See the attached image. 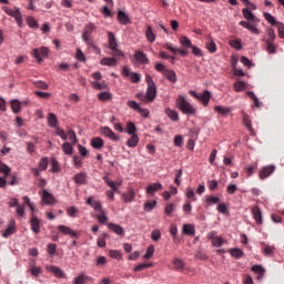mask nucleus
<instances>
[{
    "label": "nucleus",
    "mask_w": 284,
    "mask_h": 284,
    "mask_svg": "<svg viewBox=\"0 0 284 284\" xmlns=\"http://www.w3.org/2000/svg\"><path fill=\"white\" fill-rule=\"evenodd\" d=\"M94 30H97V26H94V23L89 22L85 24L82 33V40L84 43H87V45H89V48L95 50L97 54H101V49L97 47L94 40L92 39V32H94Z\"/></svg>",
    "instance_id": "1"
},
{
    "label": "nucleus",
    "mask_w": 284,
    "mask_h": 284,
    "mask_svg": "<svg viewBox=\"0 0 284 284\" xmlns=\"http://www.w3.org/2000/svg\"><path fill=\"white\" fill-rule=\"evenodd\" d=\"M175 108H178V110H180L182 114H196V108L187 102V99H185L184 95H178V99L175 101Z\"/></svg>",
    "instance_id": "2"
},
{
    "label": "nucleus",
    "mask_w": 284,
    "mask_h": 284,
    "mask_svg": "<svg viewBox=\"0 0 284 284\" xmlns=\"http://www.w3.org/2000/svg\"><path fill=\"white\" fill-rule=\"evenodd\" d=\"M145 81L148 85L145 95H146L148 102L152 103L154 99H156V84L154 83V80L150 74H146Z\"/></svg>",
    "instance_id": "3"
},
{
    "label": "nucleus",
    "mask_w": 284,
    "mask_h": 284,
    "mask_svg": "<svg viewBox=\"0 0 284 284\" xmlns=\"http://www.w3.org/2000/svg\"><path fill=\"white\" fill-rule=\"evenodd\" d=\"M10 172H12V170L0 162V187L3 189L6 187V185H8V176H10Z\"/></svg>",
    "instance_id": "4"
},
{
    "label": "nucleus",
    "mask_w": 284,
    "mask_h": 284,
    "mask_svg": "<svg viewBox=\"0 0 284 284\" xmlns=\"http://www.w3.org/2000/svg\"><path fill=\"white\" fill-rule=\"evenodd\" d=\"M189 94H191L193 99H197V101H202L203 105L205 106L210 104V99H212V93L207 90L203 91L201 95H199L196 91H189Z\"/></svg>",
    "instance_id": "5"
},
{
    "label": "nucleus",
    "mask_w": 284,
    "mask_h": 284,
    "mask_svg": "<svg viewBox=\"0 0 284 284\" xmlns=\"http://www.w3.org/2000/svg\"><path fill=\"white\" fill-rule=\"evenodd\" d=\"M3 12H6V14H9V17H13L18 26H21V23H23V17L21 16V11L19 10V8H16V10H12L8 7H3Z\"/></svg>",
    "instance_id": "6"
},
{
    "label": "nucleus",
    "mask_w": 284,
    "mask_h": 284,
    "mask_svg": "<svg viewBox=\"0 0 284 284\" xmlns=\"http://www.w3.org/2000/svg\"><path fill=\"white\" fill-rule=\"evenodd\" d=\"M49 54H50V49L45 47H42L40 49H33L32 51V57H34V59H37L39 63L43 61L41 57H43L44 59H48Z\"/></svg>",
    "instance_id": "7"
},
{
    "label": "nucleus",
    "mask_w": 284,
    "mask_h": 284,
    "mask_svg": "<svg viewBox=\"0 0 284 284\" xmlns=\"http://www.w3.org/2000/svg\"><path fill=\"white\" fill-rule=\"evenodd\" d=\"M207 239L212 241L213 247H223V243H225V241H223V237L217 235L216 231H211L210 233H207Z\"/></svg>",
    "instance_id": "8"
},
{
    "label": "nucleus",
    "mask_w": 284,
    "mask_h": 284,
    "mask_svg": "<svg viewBox=\"0 0 284 284\" xmlns=\"http://www.w3.org/2000/svg\"><path fill=\"white\" fill-rule=\"evenodd\" d=\"M17 233V222L14 220H10L7 229L4 231H1V236L3 239H9V236H12V234Z\"/></svg>",
    "instance_id": "9"
},
{
    "label": "nucleus",
    "mask_w": 284,
    "mask_h": 284,
    "mask_svg": "<svg viewBox=\"0 0 284 284\" xmlns=\"http://www.w3.org/2000/svg\"><path fill=\"white\" fill-rule=\"evenodd\" d=\"M275 171H276V166L274 165L263 166L260 171L261 181H265V179H270V176H272V174H274Z\"/></svg>",
    "instance_id": "10"
},
{
    "label": "nucleus",
    "mask_w": 284,
    "mask_h": 284,
    "mask_svg": "<svg viewBox=\"0 0 284 284\" xmlns=\"http://www.w3.org/2000/svg\"><path fill=\"white\" fill-rule=\"evenodd\" d=\"M100 132H101V134H103L104 136L110 139L111 141L116 142L120 140L119 135H116V133H114V131H112V129H110V126H102Z\"/></svg>",
    "instance_id": "11"
},
{
    "label": "nucleus",
    "mask_w": 284,
    "mask_h": 284,
    "mask_svg": "<svg viewBox=\"0 0 284 284\" xmlns=\"http://www.w3.org/2000/svg\"><path fill=\"white\" fill-rule=\"evenodd\" d=\"M58 230H59V232H61V234H64V236H71V239L79 237V233H77L74 230L70 229V226L59 225Z\"/></svg>",
    "instance_id": "12"
},
{
    "label": "nucleus",
    "mask_w": 284,
    "mask_h": 284,
    "mask_svg": "<svg viewBox=\"0 0 284 284\" xmlns=\"http://www.w3.org/2000/svg\"><path fill=\"white\" fill-rule=\"evenodd\" d=\"M30 224H31V230L33 234H39V232H41V221H39V219L34 216V214H32Z\"/></svg>",
    "instance_id": "13"
},
{
    "label": "nucleus",
    "mask_w": 284,
    "mask_h": 284,
    "mask_svg": "<svg viewBox=\"0 0 284 284\" xmlns=\"http://www.w3.org/2000/svg\"><path fill=\"white\" fill-rule=\"evenodd\" d=\"M108 227L109 230H111V232H114V234H118V236H125V230H123L121 225L109 223Z\"/></svg>",
    "instance_id": "14"
},
{
    "label": "nucleus",
    "mask_w": 284,
    "mask_h": 284,
    "mask_svg": "<svg viewBox=\"0 0 284 284\" xmlns=\"http://www.w3.org/2000/svg\"><path fill=\"white\" fill-rule=\"evenodd\" d=\"M160 190H163V184L161 183H152L146 187V194L150 196H154L155 192H159Z\"/></svg>",
    "instance_id": "15"
},
{
    "label": "nucleus",
    "mask_w": 284,
    "mask_h": 284,
    "mask_svg": "<svg viewBox=\"0 0 284 284\" xmlns=\"http://www.w3.org/2000/svg\"><path fill=\"white\" fill-rule=\"evenodd\" d=\"M252 214L257 225H263V213H261V209L258 206L252 209Z\"/></svg>",
    "instance_id": "16"
},
{
    "label": "nucleus",
    "mask_w": 284,
    "mask_h": 284,
    "mask_svg": "<svg viewBox=\"0 0 284 284\" xmlns=\"http://www.w3.org/2000/svg\"><path fill=\"white\" fill-rule=\"evenodd\" d=\"M239 24L242 26V28L250 30V32H253V34H261V30L247 21H240Z\"/></svg>",
    "instance_id": "17"
},
{
    "label": "nucleus",
    "mask_w": 284,
    "mask_h": 284,
    "mask_svg": "<svg viewBox=\"0 0 284 284\" xmlns=\"http://www.w3.org/2000/svg\"><path fill=\"white\" fill-rule=\"evenodd\" d=\"M134 59L143 65H148V63H150V59H148V55H145V53H143L142 51H136L134 54Z\"/></svg>",
    "instance_id": "18"
},
{
    "label": "nucleus",
    "mask_w": 284,
    "mask_h": 284,
    "mask_svg": "<svg viewBox=\"0 0 284 284\" xmlns=\"http://www.w3.org/2000/svg\"><path fill=\"white\" fill-rule=\"evenodd\" d=\"M108 39L110 50H115L116 48H119V42L116 41V37H114V33L112 31L108 32Z\"/></svg>",
    "instance_id": "19"
},
{
    "label": "nucleus",
    "mask_w": 284,
    "mask_h": 284,
    "mask_svg": "<svg viewBox=\"0 0 284 284\" xmlns=\"http://www.w3.org/2000/svg\"><path fill=\"white\" fill-rule=\"evenodd\" d=\"M164 114H166V116H169V119L171 121H174V122H179L180 121V118H179V112L170 109V108H166L164 110Z\"/></svg>",
    "instance_id": "20"
},
{
    "label": "nucleus",
    "mask_w": 284,
    "mask_h": 284,
    "mask_svg": "<svg viewBox=\"0 0 284 284\" xmlns=\"http://www.w3.org/2000/svg\"><path fill=\"white\" fill-rule=\"evenodd\" d=\"M87 204L90 205L91 207H93V210H95V212L103 211V206L101 205V202H99L97 200H92V197L88 199Z\"/></svg>",
    "instance_id": "21"
},
{
    "label": "nucleus",
    "mask_w": 284,
    "mask_h": 284,
    "mask_svg": "<svg viewBox=\"0 0 284 284\" xmlns=\"http://www.w3.org/2000/svg\"><path fill=\"white\" fill-rule=\"evenodd\" d=\"M48 271L51 272V274H54L58 278H65V273L58 266H49Z\"/></svg>",
    "instance_id": "22"
},
{
    "label": "nucleus",
    "mask_w": 284,
    "mask_h": 284,
    "mask_svg": "<svg viewBox=\"0 0 284 284\" xmlns=\"http://www.w3.org/2000/svg\"><path fill=\"white\" fill-rule=\"evenodd\" d=\"M266 32V37L264 38L265 43H274L276 40V33L274 32V29L268 28Z\"/></svg>",
    "instance_id": "23"
},
{
    "label": "nucleus",
    "mask_w": 284,
    "mask_h": 284,
    "mask_svg": "<svg viewBox=\"0 0 284 284\" xmlns=\"http://www.w3.org/2000/svg\"><path fill=\"white\" fill-rule=\"evenodd\" d=\"M205 48H206V50H209V52H211V54H214V52H216V50H217L216 42H214L212 37L207 38V41L205 43Z\"/></svg>",
    "instance_id": "24"
},
{
    "label": "nucleus",
    "mask_w": 284,
    "mask_h": 284,
    "mask_svg": "<svg viewBox=\"0 0 284 284\" xmlns=\"http://www.w3.org/2000/svg\"><path fill=\"white\" fill-rule=\"evenodd\" d=\"M91 145L94 150H101L103 145H105V142L101 138H93L91 140Z\"/></svg>",
    "instance_id": "25"
},
{
    "label": "nucleus",
    "mask_w": 284,
    "mask_h": 284,
    "mask_svg": "<svg viewBox=\"0 0 284 284\" xmlns=\"http://www.w3.org/2000/svg\"><path fill=\"white\" fill-rule=\"evenodd\" d=\"M118 21L121 26H128V23H130V17H128L125 12L120 11L118 12Z\"/></svg>",
    "instance_id": "26"
},
{
    "label": "nucleus",
    "mask_w": 284,
    "mask_h": 284,
    "mask_svg": "<svg viewBox=\"0 0 284 284\" xmlns=\"http://www.w3.org/2000/svg\"><path fill=\"white\" fill-rule=\"evenodd\" d=\"M42 201L47 205H52V203H54V196L52 194H50V192L43 191Z\"/></svg>",
    "instance_id": "27"
},
{
    "label": "nucleus",
    "mask_w": 284,
    "mask_h": 284,
    "mask_svg": "<svg viewBox=\"0 0 284 284\" xmlns=\"http://www.w3.org/2000/svg\"><path fill=\"white\" fill-rule=\"evenodd\" d=\"M103 181L104 183H106V185H109V187H111V192H113V194H116V192H119V186H116V183L110 180V178L103 176Z\"/></svg>",
    "instance_id": "28"
},
{
    "label": "nucleus",
    "mask_w": 284,
    "mask_h": 284,
    "mask_svg": "<svg viewBox=\"0 0 284 284\" xmlns=\"http://www.w3.org/2000/svg\"><path fill=\"white\" fill-rule=\"evenodd\" d=\"M183 234H186V236H194V234H196V230H194V225L184 224L183 225Z\"/></svg>",
    "instance_id": "29"
},
{
    "label": "nucleus",
    "mask_w": 284,
    "mask_h": 284,
    "mask_svg": "<svg viewBox=\"0 0 284 284\" xmlns=\"http://www.w3.org/2000/svg\"><path fill=\"white\" fill-rule=\"evenodd\" d=\"M126 145L129 148H136L139 145V135L138 134L131 135L126 141Z\"/></svg>",
    "instance_id": "30"
},
{
    "label": "nucleus",
    "mask_w": 284,
    "mask_h": 284,
    "mask_svg": "<svg viewBox=\"0 0 284 284\" xmlns=\"http://www.w3.org/2000/svg\"><path fill=\"white\" fill-rule=\"evenodd\" d=\"M134 190H130L128 193L122 194L124 203H132L135 199Z\"/></svg>",
    "instance_id": "31"
},
{
    "label": "nucleus",
    "mask_w": 284,
    "mask_h": 284,
    "mask_svg": "<svg viewBox=\"0 0 284 284\" xmlns=\"http://www.w3.org/2000/svg\"><path fill=\"white\" fill-rule=\"evenodd\" d=\"M214 112H216L217 114H221L222 116H225V114H230V112H232V109L221 106V105H215Z\"/></svg>",
    "instance_id": "32"
},
{
    "label": "nucleus",
    "mask_w": 284,
    "mask_h": 284,
    "mask_svg": "<svg viewBox=\"0 0 284 284\" xmlns=\"http://www.w3.org/2000/svg\"><path fill=\"white\" fill-rule=\"evenodd\" d=\"M164 77H166V79L171 81V83H176L178 81L176 72H174V70L164 71Z\"/></svg>",
    "instance_id": "33"
},
{
    "label": "nucleus",
    "mask_w": 284,
    "mask_h": 284,
    "mask_svg": "<svg viewBox=\"0 0 284 284\" xmlns=\"http://www.w3.org/2000/svg\"><path fill=\"white\" fill-rule=\"evenodd\" d=\"M100 63L101 65H109L110 68H114V65H116V58H103Z\"/></svg>",
    "instance_id": "34"
},
{
    "label": "nucleus",
    "mask_w": 284,
    "mask_h": 284,
    "mask_svg": "<svg viewBox=\"0 0 284 284\" xmlns=\"http://www.w3.org/2000/svg\"><path fill=\"white\" fill-rule=\"evenodd\" d=\"M47 119L49 128H57V123H59V120L57 119V115L54 113H49Z\"/></svg>",
    "instance_id": "35"
},
{
    "label": "nucleus",
    "mask_w": 284,
    "mask_h": 284,
    "mask_svg": "<svg viewBox=\"0 0 284 284\" xmlns=\"http://www.w3.org/2000/svg\"><path fill=\"white\" fill-rule=\"evenodd\" d=\"M145 37L150 43H154L156 41V36H154V31L152 30V27H148L145 31Z\"/></svg>",
    "instance_id": "36"
},
{
    "label": "nucleus",
    "mask_w": 284,
    "mask_h": 284,
    "mask_svg": "<svg viewBox=\"0 0 284 284\" xmlns=\"http://www.w3.org/2000/svg\"><path fill=\"white\" fill-rule=\"evenodd\" d=\"M275 250H276V247L270 246L267 244H264V247H262V252H263L264 256H274Z\"/></svg>",
    "instance_id": "37"
},
{
    "label": "nucleus",
    "mask_w": 284,
    "mask_h": 284,
    "mask_svg": "<svg viewBox=\"0 0 284 284\" xmlns=\"http://www.w3.org/2000/svg\"><path fill=\"white\" fill-rule=\"evenodd\" d=\"M173 265L174 270H176L178 272H183V270H185V263H183L181 258H174Z\"/></svg>",
    "instance_id": "38"
},
{
    "label": "nucleus",
    "mask_w": 284,
    "mask_h": 284,
    "mask_svg": "<svg viewBox=\"0 0 284 284\" xmlns=\"http://www.w3.org/2000/svg\"><path fill=\"white\" fill-rule=\"evenodd\" d=\"M85 281H92V277L82 273L78 277L74 278L73 283L74 284H83V283H85Z\"/></svg>",
    "instance_id": "39"
},
{
    "label": "nucleus",
    "mask_w": 284,
    "mask_h": 284,
    "mask_svg": "<svg viewBox=\"0 0 284 284\" xmlns=\"http://www.w3.org/2000/svg\"><path fill=\"white\" fill-rule=\"evenodd\" d=\"M243 123H244L245 128H247L248 132L251 134H254V129L252 128V121L250 120V115L245 114L243 116Z\"/></svg>",
    "instance_id": "40"
},
{
    "label": "nucleus",
    "mask_w": 284,
    "mask_h": 284,
    "mask_svg": "<svg viewBox=\"0 0 284 284\" xmlns=\"http://www.w3.org/2000/svg\"><path fill=\"white\" fill-rule=\"evenodd\" d=\"M242 14H243L244 19H246L247 21H255V19H256L254 13H252V11L250 9H243Z\"/></svg>",
    "instance_id": "41"
},
{
    "label": "nucleus",
    "mask_w": 284,
    "mask_h": 284,
    "mask_svg": "<svg viewBox=\"0 0 284 284\" xmlns=\"http://www.w3.org/2000/svg\"><path fill=\"white\" fill-rule=\"evenodd\" d=\"M85 179H87V175L85 173H79L74 176V182L78 184V185H85Z\"/></svg>",
    "instance_id": "42"
},
{
    "label": "nucleus",
    "mask_w": 284,
    "mask_h": 284,
    "mask_svg": "<svg viewBox=\"0 0 284 284\" xmlns=\"http://www.w3.org/2000/svg\"><path fill=\"white\" fill-rule=\"evenodd\" d=\"M109 255L111 258H115V261H121V258H123V253L118 250H110Z\"/></svg>",
    "instance_id": "43"
},
{
    "label": "nucleus",
    "mask_w": 284,
    "mask_h": 284,
    "mask_svg": "<svg viewBox=\"0 0 284 284\" xmlns=\"http://www.w3.org/2000/svg\"><path fill=\"white\" fill-rule=\"evenodd\" d=\"M125 132L126 134H130V135L136 134V125H134L133 122H128Z\"/></svg>",
    "instance_id": "44"
},
{
    "label": "nucleus",
    "mask_w": 284,
    "mask_h": 284,
    "mask_svg": "<svg viewBox=\"0 0 284 284\" xmlns=\"http://www.w3.org/2000/svg\"><path fill=\"white\" fill-rule=\"evenodd\" d=\"M11 109H12V112H14V114L19 113L21 111V102L19 100H12Z\"/></svg>",
    "instance_id": "45"
},
{
    "label": "nucleus",
    "mask_w": 284,
    "mask_h": 284,
    "mask_svg": "<svg viewBox=\"0 0 284 284\" xmlns=\"http://www.w3.org/2000/svg\"><path fill=\"white\" fill-rule=\"evenodd\" d=\"M99 101H112V93L110 92H101L98 94Z\"/></svg>",
    "instance_id": "46"
},
{
    "label": "nucleus",
    "mask_w": 284,
    "mask_h": 284,
    "mask_svg": "<svg viewBox=\"0 0 284 284\" xmlns=\"http://www.w3.org/2000/svg\"><path fill=\"white\" fill-rule=\"evenodd\" d=\"M51 172H53L54 174L61 172V166H59V161H57L55 159L51 160Z\"/></svg>",
    "instance_id": "47"
},
{
    "label": "nucleus",
    "mask_w": 284,
    "mask_h": 284,
    "mask_svg": "<svg viewBox=\"0 0 284 284\" xmlns=\"http://www.w3.org/2000/svg\"><path fill=\"white\" fill-rule=\"evenodd\" d=\"M252 272L260 274L258 278H262L263 274H265V268L262 265H254L252 266Z\"/></svg>",
    "instance_id": "48"
},
{
    "label": "nucleus",
    "mask_w": 284,
    "mask_h": 284,
    "mask_svg": "<svg viewBox=\"0 0 284 284\" xmlns=\"http://www.w3.org/2000/svg\"><path fill=\"white\" fill-rule=\"evenodd\" d=\"M68 216H71V219H77V214H79V209L77 206H70L67 210Z\"/></svg>",
    "instance_id": "49"
},
{
    "label": "nucleus",
    "mask_w": 284,
    "mask_h": 284,
    "mask_svg": "<svg viewBox=\"0 0 284 284\" xmlns=\"http://www.w3.org/2000/svg\"><path fill=\"white\" fill-rule=\"evenodd\" d=\"M231 256L234 258H242L243 257V251L241 248H232L230 251Z\"/></svg>",
    "instance_id": "50"
},
{
    "label": "nucleus",
    "mask_w": 284,
    "mask_h": 284,
    "mask_svg": "<svg viewBox=\"0 0 284 284\" xmlns=\"http://www.w3.org/2000/svg\"><path fill=\"white\" fill-rule=\"evenodd\" d=\"M92 88H94V90H105L108 88V84H105V82H91Z\"/></svg>",
    "instance_id": "51"
},
{
    "label": "nucleus",
    "mask_w": 284,
    "mask_h": 284,
    "mask_svg": "<svg viewBox=\"0 0 284 284\" xmlns=\"http://www.w3.org/2000/svg\"><path fill=\"white\" fill-rule=\"evenodd\" d=\"M55 134L57 136H60L62 139V141H68V134L65 133V131L61 128H55Z\"/></svg>",
    "instance_id": "52"
},
{
    "label": "nucleus",
    "mask_w": 284,
    "mask_h": 284,
    "mask_svg": "<svg viewBox=\"0 0 284 284\" xmlns=\"http://www.w3.org/2000/svg\"><path fill=\"white\" fill-rule=\"evenodd\" d=\"M95 217L102 225L105 224V222L108 221V217L105 216V211H100V213H98Z\"/></svg>",
    "instance_id": "53"
},
{
    "label": "nucleus",
    "mask_w": 284,
    "mask_h": 284,
    "mask_svg": "<svg viewBox=\"0 0 284 284\" xmlns=\"http://www.w3.org/2000/svg\"><path fill=\"white\" fill-rule=\"evenodd\" d=\"M156 207V201H149L144 204V212H152Z\"/></svg>",
    "instance_id": "54"
},
{
    "label": "nucleus",
    "mask_w": 284,
    "mask_h": 284,
    "mask_svg": "<svg viewBox=\"0 0 284 284\" xmlns=\"http://www.w3.org/2000/svg\"><path fill=\"white\" fill-rule=\"evenodd\" d=\"M180 43L181 45H183V48H192V40L189 39L187 37H182L180 39Z\"/></svg>",
    "instance_id": "55"
},
{
    "label": "nucleus",
    "mask_w": 284,
    "mask_h": 284,
    "mask_svg": "<svg viewBox=\"0 0 284 284\" xmlns=\"http://www.w3.org/2000/svg\"><path fill=\"white\" fill-rule=\"evenodd\" d=\"M67 139H69V141H71L73 145L77 144V133L74 132V130L68 131Z\"/></svg>",
    "instance_id": "56"
},
{
    "label": "nucleus",
    "mask_w": 284,
    "mask_h": 284,
    "mask_svg": "<svg viewBox=\"0 0 284 284\" xmlns=\"http://www.w3.org/2000/svg\"><path fill=\"white\" fill-rule=\"evenodd\" d=\"M39 170L45 172L48 170V158H42L39 162Z\"/></svg>",
    "instance_id": "57"
},
{
    "label": "nucleus",
    "mask_w": 284,
    "mask_h": 284,
    "mask_svg": "<svg viewBox=\"0 0 284 284\" xmlns=\"http://www.w3.org/2000/svg\"><path fill=\"white\" fill-rule=\"evenodd\" d=\"M246 85L245 82L243 81H237L234 83V90L235 92H243V90H245Z\"/></svg>",
    "instance_id": "58"
},
{
    "label": "nucleus",
    "mask_w": 284,
    "mask_h": 284,
    "mask_svg": "<svg viewBox=\"0 0 284 284\" xmlns=\"http://www.w3.org/2000/svg\"><path fill=\"white\" fill-rule=\"evenodd\" d=\"M30 273L32 276H41V274H43V270L40 266H33L30 268Z\"/></svg>",
    "instance_id": "59"
},
{
    "label": "nucleus",
    "mask_w": 284,
    "mask_h": 284,
    "mask_svg": "<svg viewBox=\"0 0 284 284\" xmlns=\"http://www.w3.org/2000/svg\"><path fill=\"white\" fill-rule=\"evenodd\" d=\"M62 150H63L64 154H72V152H73L72 144H70V142L63 143Z\"/></svg>",
    "instance_id": "60"
},
{
    "label": "nucleus",
    "mask_w": 284,
    "mask_h": 284,
    "mask_svg": "<svg viewBox=\"0 0 284 284\" xmlns=\"http://www.w3.org/2000/svg\"><path fill=\"white\" fill-rule=\"evenodd\" d=\"M229 45H231V48H234L235 50H241L243 48V45L241 44V40H230Z\"/></svg>",
    "instance_id": "61"
},
{
    "label": "nucleus",
    "mask_w": 284,
    "mask_h": 284,
    "mask_svg": "<svg viewBox=\"0 0 284 284\" xmlns=\"http://www.w3.org/2000/svg\"><path fill=\"white\" fill-rule=\"evenodd\" d=\"M264 18L268 23H271V26H276V18H274V16H272L270 12H265Z\"/></svg>",
    "instance_id": "62"
},
{
    "label": "nucleus",
    "mask_w": 284,
    "mask_h": 284,
    "mask_svg": "<svg viewBox=\"0 0 284 284\" xmlns=\"http://www.w3.org/2000/svg\"><path fill=\"white\" fill-rule=\"evenodd\" d=\"M257 165H248L244 169L245 174H247V176H252L256 170Z\"/></svg>",
    "instance_id": "63"
},
{
    "label": "nucleus",
    "mask_w": 284,
    "mask_h": 284,
    "mask_svg": "<svg viewBox=\"0 0 284 284\" xmlns=\"http://www.w3.org/2000/svg\"><path fill=\"white\" fill-rule=\"evenodd\" d=\"M132 83H140L141 82V74L132 72L130 75Z\"/></svg>",
    "instance_id": "64"
}]
</instances>
